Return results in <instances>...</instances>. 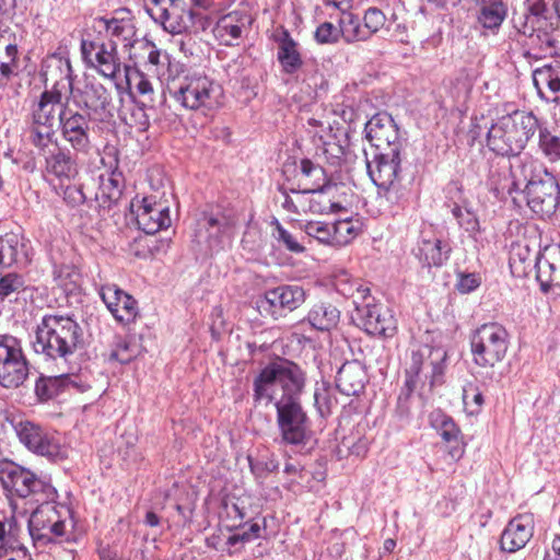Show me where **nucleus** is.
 I'll return each instance as SVG.
<instances>
[{
	"instance_id": "obj_41",
	"label": "nucleus",
	"mask_w": 560,
	"mask_h": 560,
	"mask_svg": "<svg viewBox=\"0 0 560 560\" xmlns=\"http://www.w3.org/2000/svg\"><path fill=\"white\" fill-rule=\"evenodd\" d=\"M275 289L285 313L296 310L305 302V291L299 285H280Z\"/></svg>"
},
{
	"instance_id": "obj_36",
	"label": "nucleus",
	"mask_w": 560,
	"mask_h": 560,
	"mask_svg": "<svg viewBox=\"0 0 560 560\" xmlns=\"http://www.w3.org/2000/svg\"><path fill=\"white\" fill-rule=\"evenodd\" d=\"M82 101L88 109L97 113L107 109L112 102V96L101 83H90L84 88Z\"/></svg>"
},
{
	"instance_id": "obj_34",
	"label": "nucleus",
	"mask_w": 560,
	"mask_h": 560,
	"mask_svg": "<svg viewBox=\"0 0 560 560\" xmlns=\"http://www.w3.org/2000/svg\"><path fill=\"white\" fill-rule=\"evenodd\" d=\"M506 14L508 9L502 1H482L478 22L483 28L495 31L501 26Z\"/></svg>"
},
{
	"instance_id": "obj_58",
	"label": "nucleus",
	"mask_w": 560,
	"mask_h": 560,
	"mask_svg": "<svg viewBox=\"0 0 560 560\" xmlns=\"http://www.w3.org/2000/svg\"><path fill=\"white\" fill-rule=\"evenodd\" d=\"M277 240L282 242L283 245L293 253L303 252L304 247L296 241V238L287 230H284L279 223H277Z\"/></svg>"
},
{
	"instance_id": "obj_55",
	"label": "nucleus",
	"mask_w": 560,
	"mask_h": 560,
	"mask_svg": "<svg viewBox=\"0 0 560 560\" xmlns=\"http://www.w3.org/2000/svg\"><path fill=\"white\" fill-rule=\"evenodd\" d=\"M447 352L443 347H431L427 353V361L432 366L433 375H439L443 371V363L445 362Z\"/></svg>"
},
{
	"instance_id": "obj_57",
	"label": "nucleus",
	"mask_w": 560,
	"mask_h": 560,
	"mask_svg": "<svg viewBox=\"0 0 560 560\" xmlns=\"http://www.w3.org/2000/svg\"><path fill=\"white\" fill-rule=\"evenodd\" d=\"M63 200L71 207H77L85 201V195L80 186L68 185L62 188Z\"/></svg>"
},
{
	"instance_id": "obj_14",
	"label": "nucleus",
	"mask_w": 560,
	"mask_h": 560,
	"mask_svg": "<svg viewBox=\"0 0 560 560\" xmlns=\"http://www.w3.org/2000/svg\"><path fill=\"white\" fill-rule=\"evenodd\" d=\"M95 28L101 34L105 32L108 43H113L117 48L120 43L124 47H132L136 42V25L131 12L127 9L118 10L112 18H97Z\"/></svg>"
},
{
	"instance_id": "obj_12",
	"label": "nucleus",
	"mask_w": 560,
	"mask_h": 560,
	"mask_svg": "<svg viewBox=\"0 0 560 560\" xmlns=\"http://www.w3.org/2000/svg\"><path fill=\"white\" fill-rule=\"evenodd\" d=\"M307 125L317 150H320L328 161L340 159L343 155L342 143L346 131L339 121L330 120L328 116L323 119L312 117Z\"/></svg>"
},
{
	"instance_id": "obj_25",
	"label": "nucleus",
	"mask_w": 560,
	"mask_h": 560,
	"mask_svg": "<svg viewBox=\"0 0 560 560\" xmlns=\"http://www.w3.org/2000/svg\"><path fill=\"white\" fill-rule=\"evenodd\" d=\"M45 82H51V89L72 91V66L68 57L61 52L49 55L43 63Z\"/></svg>"
},
{
	"instance_id": "obj_22",
	"label": "nucleus",
	"mask_w": 560,
	"mask_h": 560,
	"mask_svg": "<svg viewBox=\"0 0 560 560\" xmlns=\"http://www.w3.org/2000/svg\"><path fill=\"white\" fill-rule=\"evenodd\" d=\"M534 533V517L530 514H521L509 522L501 535V548L508 552H515L526 546Z\"/></svg>"
},
{
	"instance_id": "obj_21",
	"label": "nucleus",
	"mask_w": 560,
	"mask_h": 560,
	"mask_svg": "<svg viewBox=\"0 0 560 560\" xmlns=\"http://www.w3.org/2000/svg\"><path fill=\"white\" fill-rule=\"evenodd\" d=\"M59 126L61 127L62 138L72 149L82 153H86L90 150V122L85 116L68 110L65 116H61Z\"/></svg>"
},
{
	"instance_id": "obj_35",
	"label": "nucleus",
	"mask_w": 560,
	"mask_h": 560,
	"mask_svg": "<svg viewBox=\"0 0 560 560\" xmlns=\"http://www.w3.org/2000/svg\"><path fill=\"white\" fill-rule=\"evenodd\" d=\"M122 190V179L121 174L112 172L107 174H102L100 176V186L96 192V199H98L103 205H110L116 202L120 196Z\"/></svg>"
},
{
	"instance_id": "obj_2",
	"label": "nucleus",
	"mask_w": 560,
	"mask_h": 560,
	"mask_svg": "<svg viewBox=\"0 0 560 560\" xmlns=\"http://www.w3.org/2000/svg\"><path fill=\"white\" fill-rule=\"evenodd\" d=\"M83 330L69 316L45 315L35 330L34 351L51 360L69 359L83 347Z\"/></svg>"
},
{
	"instance_id": "obj_11",
	"label": "nucleus",
	"mask_w": 560,
	"mask_h": 560,
	"mask_svg": "<svg viewBox=\"0 0 560 560\" xmlns=\"http://www.w3.org/2000/svg\"><path fill=\"white\" fill-rule=\"evenodd\" d=\"M366 168L372 182L386 192L388 200H397L396 188L400 174V151L374 152L366 160Z\"/></svg>"
},
{
	"instance_id": "obj_53",
	"label": "nucleus",
	"mask_w": 560,
	"mask_h": 560,
	"mask_svg": "<svg viewBox=\"0 0 560 560\" xmlns=\"http://www.w3.org/2000/svg\"><path fill=\"white\" fill-rule=\"evenodd\" d=\"M23 285L24 281L20 275L15 272L7 273L0 278V295L8 296L19 292Z\"/></svg>"
},
{
	"instance_id": "obj_45",
	"label": "nucleus",
	"mask_w": 560,
	"mask_h": 560,
	"mask_svg": "<svg viewBox=\"0 0 560 560\" xmlns=\"http://www.w3.org/2000/svg\"><path fill=\"white\" fill-rule=\"evenodd\" d=\"M316 190L320 199L322 214L337 213L345 209L340 201L335 200V194L337 191L336 186L329 185Z\"/></svg>"
},
{
	"instance_id": "obj_32",
	"label": "nucleus",
	"mask_w": 560,
	"mask_h": 560,
	"mask_svg": "<svg viewBox=\"0 0 560 560\" xmlns=\"http://www.w3.org/2000/svg\"><path fill=\"white\" fill-rule=\"evenodd\" d=\"M340 313L331 304L318 303L313 305L307 314V320L317 330L328 331L337 326Z\"/></svg>"
},
{
	"instance_id": "obj_47",
	"label": "nucleus",
	"mask_w": 560,
	"mask_h": 560,
	"mask_svg": "<svg viewBox=\"0 0 560 560\" xmlns=\"http://www.w3.org/2000/svg\"><path fill=\"white\" fill-rule=\"evenodd\" d=\"M138 354V347L127 340H119L110 353V359L122 364L129 363Z\"/></svg>"
},
{
	"instance_id": "obj_52",
	"label": "nucleus",
	"mask_w": 560,
	"mask_h": 560,
	"mask_svg": "<svg viewBox=\"0 0 560 560\" xmlns=\"http://www.w3.org/2000/svg\"><path fill=\"white\" fill-rule=\"evenodd\" d=\"M364 30L370 31V36L378 32L386 22L385 14L377 8H370L365 11L364 18Z\"/></svg>"
},
{
	"instance_id": "obj_10",
	"label": "nucleus",
	"mask_w": 560,
	"mask_h": 560,
	"mask_svg": "<svg viewBox=\"0 0 560 560\" xmlns=\"http://www.w3.org/2000/svg\"><path fill=\"white\" fill-rule=\"evenodd\" d=\"M27 376L28 365L19 340L0 336V384L5 388H18Z\"/></svg>"
},
{
	"instance_id": "obj_33",
	"label": "nucleus",
	"mask_w": 560,
	"mask_h": 560,
	"mask_svg": "<svg viewBox=\"0 0 560 560\" xmlns=\"http://www.w3.org/2000/svg\"><path fill=\"white\" fill-rule=\"evenodd\" d=\"M46 170L59 179L71 180L79 174L75 160L70 153L59 151L46 161Z\"/></svg>"
},
{
	"instance_id": "obj_48",
	"label": "nucleus",
	"mask_w": 560,
	"mask_h": 560,
	"mask_svg": "<svg viewBox=\"0 0 560 560\" xmlns=\"http://www.w3.org/2000/svg\"><path fill=\"white\" fill-rule=\"evenodd\" d=\"M539 145L542 152L551 160L560 159V138L547 130L540 131Z\"/></svg>"
},
{
	"instance_id": "obj_40",
	"label": "nucleus",
	"mask_w": 560,
	"mask_h": 560,
	"mask_svg": "<svg viewBox=\"0 0 560 560\" xmlns=\"http://www.w3.org/2000/svg\"><path fill=\"white\" fill-rule=\"evenodd\" d=\"M430 423L434 428L443 441L447 443H458L460 430L455 422L440 410L430 415Z\"/></svg>"
},
{
	"instance_id": "obj_44",
	"label": "nucleus",
	"mask_w": 560,
	"mask_h": 560,
	"mask_svg": "<svg viewBox=\"0 0 560 560\" xmlns=\"http://www.w3.org/2000/svg\"><path fill=\"white\" fill-rule=\"evenodd\" d=\"M301 228L310 237L315 238L319 243L331 246L332 223L311 220L305 222Z\"/></svg>"
},
{
	"instance_id": "obj_3",
	"label": "nucleus",
	"mask_w": 560,
	"mask_h": 560,
	"mask_svg": "<svg viewBox=\"0 0 560 560\" xmlns=\"http://www.w3.org/2000/svg\"><path fill=\"white\" fill-rule=\"evenodd\" d=\"M167 90L182 108L203 115L220 108L224 100L222 86L208 75L198 72L172 80Z\"/></svg>"
},
{
	"instance_id": "obj_27",
	"label": "nucleus",
	"mask_w": 560,
	"mask_h": 560,
	"mask_svg": "<svg viewBox=\"0 0 560 560\" xmlns=\"http://www.w3.org/2000/svg\"><path fill=\"white\" fill-rule=\"evenodd\" d=\"M365 383L366 372L359 361H348L338 370L336 384L338 389L347 396L358 395Z\"/></svg>"
},
{
	"instance_id": "obj_7",
	"label": "nucleus",
	"mask_w": 560,
	"mask_h": 560,
	"mask_svg": "<svg viewBox=\"0 0 560 560\" xmlns=\"http://www.w3.org/2000/svg\"><path fill=\"white\" fill-rule=\"evenodd\" d=\"M0 482L5 490L20 498L33 497L34 502H39L42 497H56V490L50 485L9 459L0 460Z\"/></svg>"
},
{
	"instance_id": "obj_60",
	"label": "nucleus",
	"mask_w": 560,
	"mask_h": 560,
	"mask_svg": "<svg viewBox=\"0 0 560 560\" xmlns=\"http://www.w3.org/2000/svg\"><path fill=\"white\" fill-rule=\"evenodd\" d=\"M259 530V525L253 524L248 529L243 530V533L231 535L228 538V545L232 547L235 546L237 542L249 541L258 536Z\"/></svg>"
},
{
	"instance_id": "obj_15",
	"label": "nucleus",
	"mask_w": 560,
	"mask_h": 560,
	"mask_svg": "<svg viewBox=\"0 0 560 560\" xmlns=\"http://www.w3.org/2000/svg\"><path fill=\"white\" fill-rule=\"evenodd\" d=\"M137 223L147 234H154L171 225L170 209L164 202H158L153 196L131 202Z\"/></svg>"
},
{
	"instance_id": "obj_20",
	"label": "nucleus",
	"mask_w": 560,
	"mask_h": 560,
	"mask_svg": "<svg viewBox=\"0 0 560 560\" xmlns=\"http://www.w3.org/2000/svg\"><path fill=\"white\" fill-rule=\"evenodd\" d=\"M252 23L253 18L246 10H235L219 19L213 34L221 44L232 46L248 32Z\"/></svg>"
},
{
	"instance_id": "obj_6",
	"label": "nucleus",
	"mask_w": 560,
	"mask_h": 560,
	"mask_svg": "<svg viewBox=\"0 0 560 560\" xmlns=\"http://www.w3.org/2000/svg\"><path fill=\"white\" fill-rule=\"evenodd\" d=\"M509 345L510 336L502 325L483 324L470 337L472 361L480 368H493L503 361Z\"/></svg>"
},
{
	"instance_id": "obj_13",
	"label": "nucleus",
	"mask_w": 560,
	"mask_h": 560,
	"mask_svg": "<svg viewBox=\"0 0 560 560\" xmlns=\"http://www.w3.org/2000/svg\"><path fill=\"white\" fill-rule=\"evenodd\" d=\"M20 441L32 452L57 460L67 457V448L55 435L44 432L31 422L21 423L18 430Z\"/></svg>"
},
{
	"instance_id": "obj_16",
	"label": "nucleus",
	"mask_w": 560,
	"mask_h": 560,
	"mask_svg": "<svg viewBox=\"0 0 560 560\" xmlns=\"http://www.w3.org/2000/svg\"><path fill=\"white\" fill-rule=\"evenodd\" d=\"M365 137L375 152L400 151L398 129L386 114H376L365 124Z\"/></svg>"
},
{
	"instance_id": "obj_59",
	"label": "nucleus",
	"mask_w": 560,
	"mask_h": 560,
	"mask_svg": "<svg viewBox=\"0 0 560 560\" xmlns=\"http://www.w3.org/2000/svg\"><path fill=\"white\" fill-rule=\"evenodd\" d=\"M131 80L135 81V89L140 95L145 96L153 94V85L143 72L136 71Z\"/></svg>"
},
{
	"instance_id": "obj_43",
	"label": "nucleus",
	"mask_w": 560,
	"mask_h": 560,
	"mask_svg": "<svg viewBox=\"0 0 560 560\" xmlns=\"http://www.w3.org/2000/svg\"><path fill=\"white\" fill-rule=\"evenodd\" d=\"M314 404L320 416L329 415L337 405L332 390L325 383L317 384L314 390Z\"/></svg>"
},
{
	"instance_id": "obj_23",
	"label": "nucleus",
	"mask_w": 560,
	"mask_h": 560,
	"mask_svg": "<svg viewBox=\"0 0 560 560\" xmlns=\"http://www.w3.org/2000/svg\"><path fill=\"white\" fill-rule=\"evenodd\" d=\"M560 0H526L528 15L524 16V21L516 22L518 32L523 35L532 37L539 26L536 24L544 20H552L559 18Z\"/></svg>"
},
{
	"instance_id": "obj_17",
	"label": "nucleus",
	"mask_w": 560,
	"mask_h": 560,
	"mask_svg": "<svg viewBox=\"0 0 560 560\" xmlns=\"http://www.w3.org/2000/svg\"><path fill=\"white\" fill-rule=\"evenodd\" d=\"M359 326L368 334L382 336L385 338L393 337L397 330V320L394 312L386 305L374 304L364 305L358 310Z\"/></svg>"
},
{
	"instance_id": "obj_18",
	"label": "nucleus",
	"mask_w": 560,
	"mask_h": 560,
	"mask_svg": "<svg viewBox=\"0 0 560 560\" xmlns=\"http://www.w3.org/2000/svg\"><path fill=\"white\" fill-rule=\"evenodd\" d=\"M100 295L116 320L129 324L136 319L138 315L136 300L116 284L103 285L100 290Z\"/></svg>"
},
{
	"instance_id": "obj_30",
	"label": "nucleus",
	"mask_w": 560,
	"mask_h": 560,
	"mask_svg": "<svg viewBox=\"0 0 560 560\" xmlns=\"http://www.w3.org/2000/svg\"><path fill=\"white\" fill-rule=\"evenodd\" d=\"M537 279L544 290L550 285H560V247L548 250L537 261Z\"/></svg>"
},
{
	"instance_id": "obj_64",
	"label": "nucleus",
	"mask_w": 560,
	"mask_h": 560,
	"mask_svg": "<svg viewBox=\"0 0 560 560\" xmlns=\"http://www.w3.org/2000/svg\"><path fill=\"white\" fill-rule=\"evenodd\" d=\"M545 560H560V536L552 541V551L547 552Z\"/></svg>"
},
{
	"instance_id": "obj_50",
	"label": "nucleus",
	"mask_w": 560,
	"mask_h": 560,
	"mask_svg": "<svg viewBox=\"0 0 560 560\" xmlns=\"http://www.w3.org/2000/svg\"><path fill=\"white\" fill-rule=\"evenodd\" d=\"M452 213L454 218L457 220L458 224L464 228L468 232H474L478 228V221L476 215L469 211L466 207H462L457 203H454L452 208Z\"/></svg>"
},
{
	"instance_id": "obj_61",
	"label": "nucleus",
	"mask_w": 560,
	"mask_h": 560,
	"mask_svg": "<svg viewBox=\"0 0 560 560\" xmlns=\"http://www.w3.org/2000/svg\"><path fill=\"white\" fill-rule=\"evenodd\" d=\"M480 284V279L474 275V273H469V275H464L460 277L458 283H457V289L459 292L462 293H469L471 291H474L475 289H477Z\"/></svg>"
},
{
	"instance_id": "obj_62",
	"label": "nucleus",
	"mask_w": 560,
	"mask_h": 560,
	"mask_svg": "<svg viewBox=\"0 0 560 560\" xmlns=\"http://www.w3.org/2000/svg\"><path fill=\"white\" fill-rule=\"evenodd\" d=\"M301 172L307 177L313 175H323V168L313 164L310 160H303L301 162Z\"/></svg>"
},
{
	"instance_id": "obj_37",
	"label": "nucleus",
	"mask_w": 560,
	"mask_h": 560,
	"mask_svg": "<svg viewBox=\"0 0 560 560\" xmlns=\"http://www.w3.org/2000/svg\"><path fill=\"white\" fill-rule=\"evenodd\" d=\"M359 221L352 219L338 220L332 223L331 246L341 247L351 243L359 234Z\"/></svg>"
},
{
	"instance_id": "obj_8",
	"label": "nucleus",
	"mask_w": 560,
	"mask_h": 560,
	"mask_svg": "<svg viewBox=\"0 0 560 560\" xmlns=\"http://www.w3.org/2000/svg\"><path fill=\"white\" fill-rule=\"evenodd\" d=\"M525 192L527 205L536 214L549 217L556 211L560 198L559 185L556 177L546 168L532 176Z\"/></svg>"
},
{
	"instance_id": "obj_46",
	"label": "nucleus",
	"mask_w": 560,
	"mask_h": 560,
	"mask_svg": "<svg viewBox=\"0 0 560 560\" xmlns=\"http://www.w3.org/2000/svg\"><path fill=\"white\" fill-rule=\"evenodd\" d=\"M463 402L466 412L470 416H475L478 415L481 410L483 405V396L477 387L470 385L464 388Z\"/></svg>"
},
{
	"instance_id": "obj_9",
	"label": "nucleus",
	"mask_w": 560,
	"mask_h": 560,
	"mask_svg": "<svg viewBox=\"0 0 560 560\" xmlns=\"http://www.w3.org/2000/svg\"><path fill=\"white\" fill-rule=\"evenodd\" d=\"M80 49L85 65L101 75L116 79L120 73L121 61L113 43H108L100 36L86 37L82 38Z\"/></svg>"
},
{
	"instance_id": "obj_63",
	"label": "nucleus",
	"mask_w": 560,
	"mask_h": 560,
	"mask_svg": "<svg viewBox=\"0 0 560 560\" xmlns=\"http://www.w3.org/2000/svg\"><path fill=\"white\" fill-rule=\"evenodd\" d=\"M310 213L322 214L320 199L316 189L310 190Z\"/></svg>"
},
{
	"instance_id": "obj_19",
	"label": "nucleus",
	"mask_w": 560,
	"mask_h": 560,
	"mask_svg": "<svg viewBox=\"0 0 560 560\" xmlns=\"http://www.w3.org/2000/svg\"><path fill=\"white\" fill-rule=\"evenodd\" d=\"M68 91L50 89L43 92L36 109L34 110V125L56 127L68 110L65 108L63 97Z\"/></svg>"
},
{
	"instance_id": "obj_26",
	"label": "nucleus",
	"mask_w": 560,
	"mask_h": 560,
	"mask_svg": "<svg viewBox=\"0 0 560 560\" xmlns=\"http://www.w3.org/2000/svg\"><path fill=\"white\" fill-rule=\"evenodd\" d=\"M533 83L541 98L560 102V65H545L533 72Z\"/></svg>"
},
{
	"instance_id": "obj_1",
	"label": "nucleus",
	"mask_w": 560,
	"mask_h": 560,
	"mask_svg": "<svg viewBox=\"0 0 560 560\" xmlns=\"http://www.w3.org/2000/svg\"><path fill=\"white\" fill-rule=\"evenodd\" d=\"M304 385L303 371L288 360L269 363L254 381L255 399L275 401L282 439L290 444H301L306 438L307 418L300 404Z\"/></svg>"
},
{
	"instance_id": "obj_51",
	"label": "nucleus",
	"mask_w": 560,
	"mask_h": 560,
	"mask_svg": "<svg viewBox=\"0 0 560 560\" xmlns=\"http://www.w3.org/2000/svg\"><path fill=\"white\" fill-rule=\"evenodd\" d=\"M78 376L74 374H61L59 376H50L47 378V381L44 384V389L47 392L45 395L47 398L51 397L55 392L52 390V387L55 386H62V387H78Z\"/></svg>"
},
{
	"instance_id": "obj_24",
	"label": "nucleus",
	"mask_w": 560,
	"mask_h": 560,
	"mask_svg": "<svg viewBox=\"0 0 560 560\" xmlns=\"http://www.w3.org/2000/svg\"><path fill=\"white\" fill-rule=\"evenodd\" d=\"M30 261V246L22 235L7 233L0 236V266L25 267Z\"/></svg>"
},
{
	"instance_id": "obj_54",
	"label": "nucleus",
	"mask_w": 560,
	"mask_h": 560,
	"mask_svg": "<svg viewBox=\"0 0 560 560\" xmlns=\"http://www.w3.org/2000/svg\"><path fill=\"white\" fill-rule=\"evenodd\" d=\"M55 127L35 125L32 131V142L37 148L44 149L52 142Z\"/></svg>"
},
{
	"instance_id": "obj_49",
	"label": "nucleus",
	"mask_w": 560,
	"mask_h": 560,
	"mask_svg": "<svg viewBox=\"0 0 560 560\" xmlns=\"http://www.w3.org/2000/svg\"><path fill=\"white\" fill-rule=\"evenodd\" d=\"M314 37L318 44H334L339 40L340 31L332 23L323 22L317 26Z\"/></svg>"
},
{
	"instance_id": "obj_5",
	"label": "nucleus",
	"mask_w": 560,
	"mask_h": 560,
	"mask_svg": "<svg viewBox=\"0 0 560 560\" xmlns=\"http://www.w3.org/2000/svg\"><path fill=\"white\" fill-rule=\"evenodd\" d=\"M38 506L28 520V529L32 538L37 541H69L73 528L71 510L63 504L55 502V497H42Z\"/></svg>"
},
{
	"instance_id": "obj_42",
	"label": "nucleus",
	"mask_w": 560,
	"mask_h": 560,
	"mask_svg": "<svg viewBox=\"0 0 560 560\" xmlns=\"http://www.w3.org/2000/svg\"><path fill=\"white\" fill-rule=\"evenodd\" d=\"M282 208L293 215L310 213V190H292L284 194Z\"/></svg>"
},
{
	"instance_id": "obj_38",
	"label": "nucleus",
	"mask_w": 560,
	"mask_h": 560,
	"mask_svg": "<svg viewBox=\"0 0 560 560\" xmlns=\"http://www.w3.org/2000/svg\"><path fill=\"white\" fill-rule=\"evenodd\" d=\"M340 37L348 43L365 40L370 37V31L361 26L360 21L350 12H343L339 20Z\"/></svg>"
},
{
	"instance_id": "obj_29",
	"label": "nucleus",
	"mask_w": 560,
	"mask_h": 560,
	"mask_svg": "<svg viewBox=\"0 0 560 560\" xmlns=\"http://www.w3.org/2000/svg\"><path fill=\"white\" fill-rule=\"evenodd\" d=\"M277 59L280 62L283 72L288 74L295 73L303 65L298 43L287 31H284L278 39Z\"/></svg>"
},
{
	"instance_id": "obj_31",
	"label": "nucleus",
	"mask_w": 560,
	"mask_h": 560,
	"mask_svg": "<svg viewBox=\"0 0 560 560\" xmlns=\"http://www.w3.org/2000/svg\"><path fill=\"white\" fill-rule=\"evenodd\" d=\"M451 247L439 238L422 240L418 246L417 256L428 267H440L447 259Z\"/></svg>"
},
{
	"instance_id": "obj_4",
	"label": "nucleus",
	"mask_w": 560,
	"mask_h": 560,
	"mask_svg": "<svg viewBox=\"0 0 560 560\" xmlns=\"http://www.w3.org/2000/svg\"><path fill=\"white\" fill-rule=\"evenodd\" d=\"M538 127L537 118L527 112L516 110L499 118L489 129L487 144L500 155H517L525 148Z\"/></svg>"
},
{
	"instance_id": "obj_56",
	"label": "nucleus",
	"mask_w": 560,
	"mask_h": 560,
	"mask_svg": "<svg viewBox=\"0 0 560 560\" xmlns=\"http://www.w3.org/2000/svg\"><path fill=\"white\" fill-rule=\"evenodd\" d=\"M428 351H429V345H422V346H419L418 349L412 350L411 363L407 371L408 374H410L411 376H417L420 373L424 361H427Z\"/></svg>"
},
{
	"instance_id": "obj_28",
	"label": "nucleus",
	"mask_w": 560,
	"mask_h": 560,
	"mask_svg": "<svg viewBox=\"0 0 560 560\" xmlns=\"http://www.w3.org/2000/svg\"><path fill=\"white\" fill-rule=\"evenodd\" d=\"M160 12H154L151 9L152 15L159 19L165 26L173 33H182L194 26V12L191 10H184L180 8L177 0H171L168 8H156Z\"/></svg>"
},
{
	"instance_id": "obj_39",
	"label": "nucleus",
	"mask_w": 560,
	"mask_h": 560,
	"mask_svg": "<svg viewBox=\"0 0 560 560\" xmlns=\"http://www.w3.org/2000/svg\"><path fill=\"white\" fill-rule=\"evenodd\" d=\"M255 304L258 313L266 318L277 320L287 314L282 304H280L276 289L267 290L257 298Z\"/></svg>"
}]
</instances>
